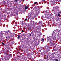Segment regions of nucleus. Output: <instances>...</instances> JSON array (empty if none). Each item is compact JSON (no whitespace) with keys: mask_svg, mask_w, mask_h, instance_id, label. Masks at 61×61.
<instances>
[{"mask_svg":"<svg viewBox=\"0 0 61 61\" xmlns=\"http://www.w3.org/2000/svg\"><path fill=\"white\" fill-rule=\"evenodd\" d=\"M33 12V10H32L31 11V13H32V12Z\"/></svg>","mask_w":61,"mask_h":61,"instance_id":"obj_54","label":"nucleus"},{"mask_svg":"<svg viewBox=\"0 0 61 61\" xmlns=\"http://www.w3.org/2000/svg\"><path fill=\"white\" fill-rule=\"evenodd\" d=\"M55 1H56V0H53V3H54L55 4Z\"/></svg>","mask_w":61,"mask_h":61,"instance_id":"obj_35","label":"nucleus"},{"mask_svg":"<svg viewBox=\"0 0 61 61\" xmlns=\"http://www.w3.org/2000/svg\"><path fill=\"white\" fill-rule=\"evenodd\" d=\"M47 42H49L50 43H52L53 41V40H52V36H50L47 39Z\"/></svg>","mask_w":61,"mask_h":61,"instance_id":"obj_2","label":"nucleus"},{"mask_svg":"<svg viewBox=\"0 0 61 61\" xmlns=\"http://www.w3.org/2000/svg\"><path fill=\"white\" fill-rule=\"evenodd\" d=\"M58 57H59V56H58V57H56L57 58H58Z\"/></svg>","mask_w":61,"mask_h":61,"instance_id":"obj_58","label":"nucleus"},{"mask_svg":"<svg viewBox=\"0 0 61 61\" xmlns=\"http://www.w3.org/2000/svg\"><path fill=\"white\" fill-rule=\"evenodd\" d=\"M60 22H61V20H60Z\"/></svg>","mask_w":61,"mask_h":61,"instance_id":"obj_63","label":"nucleus"},{"mask_svg":"<svg viewBox=\"0 0 61 61\" xmlns=\"http://www.w3.org/2000/svg\"><path fill=\"white\" fill-rule=\"evenodd\" d=\"M26 9H25V11H26Z\"/></svg>","mask_w":61,"mask_h":61,"instance_id":"obj_64","label":"nucleus"},{"mask_svg":"<svg viewBox=\"0 0 61 61\" xmlns=\"http://www.w3.org/2000/svg\"><path fill=\"white\" fill-rule=\"evenodd\" d=\"M36 23H35L33 24L32 25L33 26V28H34V29H35L38 30V31L40 32V28L38 27V26H37V27H36Z\"/></svg>","mask_w":61,"mask_h":61,"instance_id":"obj_1","label":"nucleus"},{"mask_svg":"<svg viewBox=\"0 0 61 61\" xmlns=\"http://www.w3.org/2000/svg\"><path fill=\"white\" fill-rule=\"evenodd\" d=\"M57 27L59 29H61V26L59 25Z\"/></svg>","mask_w":61,"mask_h":61,"instance_id":"obj_20","label":"nucleus"},{"mask_svg":"<svg viewBox=\"0 0 61 61\" xmlns=\"http://www.w3.org/2000/svg\"><path fill=\"white\" fill-rule=\"evenodd\" d=\"M9 37H10V38H12L11 37V36H10V35L9 34Z\"/></svg>","mask_w":61,"mask_h":61,"instance_id":"obj_41","label":"nucleus"},{"mask_svg":"<svg viewBox=\"0 0 61 61\" xmlns=\"http://www.w3.org/2000/svg\"><path fill=\"white\" fill-rule=\"evenodd\" d=\"M15 21H13L11 23V24L12 25H14V23H15Z\"/></svg>","mask_w":61,"mask_h":61,"instance_id":"obj_28","label":"nucleus"},{"mask_svg":"<svg viewBox=\"0 0 61 61\" xmlns=\"http://www.w3.org/2000/svg\"><path fill=\"white\" fill-rule=\"evenodd\" d=\"M57 15L58 16H60V15H60V13H58L57 14Z\"/></svg>","mask_w":61,"mask_h":61,"instance_id":"obj_29","label":"nucleus"},{"mask_svg":"<svg viewBox=\"0 0 61 61\" xmlns=\"http://www.w3.org/2000/svg\"><path fill=\"white\" fill-rule=\"evenodd\" d=\"M37 2H34V4L36 5V4H37Z\"/></svg>","mask_w":61,"mask_h":61,"instance_id":"obj_43","label":"nucleus"},{"mask_svg":"<svg viewBox=\"0 0 61 61\" xmlns=\"http://www.w3.org/2000/svg\"><path fill=\"white\" fill-rule=\"evenodd\" d=\"M32 47H33V46H30V49H32Z\"/></svg>","mask_w":61,"mask_h":61,"instance_id":"obj_36","label":"nucleus"},{"mask_svg":"<svg viewBox=\"0 0 61 61\" xmlns=\"http://www.w3.org/2000/svg\"><path fill=\"white\" fill-rule=\"evenodd\" d=\"M4 21H5L6 20V18L5 17L4 18Z\"/></svg>","mask_w":61,"mask_h":61,"instance_id":"obj_44","label":"nucleus"},{"mask_svg":"<svg viewBox=\"0 0 61 61\" xmlns=\"http://www.w3.org/2000/svg\"><path fill=\"white\" fill-rule=\"evenodd\" d=\"M58 30L57 29H56L55 30L56 31V32L55 30L53 31L52 33V35H54L56 34V35L58 36V34L59 33V32L57 31Z\"/></svg>","mask_w":61,"mask_h":61,"instance_id":"obj_3","label":"nucleus"},{"mask_svg":"<svg viewBox=\"0 0 61 61\" xmlns=\"http://www.w3.org/2000/svg\"><path fill=\"white\" fill-rule=\"evenodd\" d=\"M12 57V56L11 55H10L9 57Z\"/></svg>","mask_w":61,"mask_h":61,"instance_id":"obj_50","label":"nucleus"},{"mask_svg":"<svg viewBox=\"0 0 61 61\" xmlns=\"http://www.w3.org/2000/svg\"><path fill=\"white\" fill-rule=\"evenodd\" d=\"M61 0H56V1L57 2H61Z\"/></svg>","mask_w":61,"mask_h":61,"instance_id":"obj_30","label":"nucleus"},{"mask_svg":"<svg viewBox=\"0 0 61 61\" xmlns=\"http://www.w3.org/2000/svg\"><path fill=\"white\" fill-rule=\"evenodd\" d=\"M20 42H22V41H23V39H22H22H20Z\"/></svg>","mask_w":61,"mask_h":61,"instance_id":"obj_38","label":"nucleus"},{"mask_svg":"<svg viewBox=\"0 0 61 61\" xmlns=\"http://www.w3.org/2000/svg\"><path fill=\"white\" fill-rule=\"evenodd\" d=\"M51 46H54V45L55 44L53 43H51Z\"/></svg>","mask_w":61,"mask_h":61,"instance_id":"obj_27","label":"nucleus"},{"mask_svg":"<svg viewBox=\"0 0 61 61\" xmlns=\"http://www.w3.org/2000/svg\"><path fill=\"white\" fill-rule=\"evenodd\" d=\"M57 29L58 30L57 31L59 32V34H58V36H60V35L61 34V30H58V29Z\"/></svg>","mask_w":61,"mask_h":61,"instance_id":"obj_9","label":"nucleus"},{"mask_svg":"<svg viewBox=\"0 0 61 61\" xmlns=\"http://www.w3.org/2000/svg\"><path fill=\"white\" fill-rule=\"evenodd\" d=\"M15 0V2H17L18 1H19V0Z\"/></svg>","mask_w":61,"mask_h":61,"instance_id":"obj_33","label":"nucleus"},{"mask_svg":"<svg viewBox=\"0 0 61 61\" xmlns=\"http://www.w3.org/2000/svg\"><path fill=\"white\" fill-rule=\"evenodd\" d=\"M9 35L11 37V38L12 37H13V35H11L10 34H9Z\"/></svg>","mask_w":61,"mask_h":61,"instance_id":"obj_34","label":"nucleus"},{"mask_svg":"<svg viewBox=\"0 0 61 61\" xmlns=\"http://www.w3.org/2000/svg\"><path fill=\"white\" fill-rule=\"evenodd\" d=\"M53 0H51V2H52V3H53Z\"/></svg>","mask_w":61,"mask_h":61,"instance_id":"obj_48","label":"nucleus"},{"mask_svg":"<svg viewBox=\"0 0 61 61\" xmlns=\"http://www.w3.org/2000/svg\"><path fill=\"white\" fill-rule=\"evenodd\" d=\"M22 27H23L24 26H25L26 25V23H25V22L22 21Z\"/></svg>","mask_w":61,"mask_h":61,"instance_id":"obj_7","label":"nucleus"},{"mask_svg":"<svg viewBox=\"0 0 61 61\" xmlns=\"http://www.w3.org/2000/svg\"><path fill=\"white\" fill-rule=\"evenodd\" d=\"M59 13L60 14H61V12H59Z\"/></svg>","mask_w":61,"mask_h":61,"instance_id":"obj_59","label":"nucleus"},{"mask_svg":"<svg viewBox=\"0 0 61 61\" xmlns=\"http://www.w3.org/2000/svg\"><path fill=\"white\" fill-rule=\"evenodd\" d=\"M20 35H18V39H19L20 37Z\"/></svg>","mask_w":61,"mask_h":61,"instance_id":"obj_31","label":"nucleus"},{"mask_svg":"<svg viewBox=\"0 0 61 61\" xmlns=\"http://www.w3.org/2000/svg\"><path fill=\"white\" fill-rule=\"evenodd\" d=\"M4 36L6 37L8 35V34L7 33V32H5L4 34Z\"/></svg>","mask_w":61,"mask_h":61,"instance_id":"obj_12","label":"nucleus"},{"mask_svg":"<svg viewBox=\"0 0 61 61\" xmlns=\"http://www.w3.org/2000/svg\"><path fill=\"white\" fill-rule=\"evenodd\" d=\"M14 15H16H16H18L17 13H16V12H15L14 13Z\"/></svg>","mask_w":61,"mask_h":61,"instance_id":"obj_21","label":"nucleus"},{"mask_svg":"<svg viewBox=\"0 0 61 61\" xmlns=\"http://www.w3.org/2000/svg\"><path fill=\"white\" fill-rule=\"evenodd\" d=\"M2 33H3V34H5V32H2Z\"/></svg>","mask_w":61,"mask_h":61,"instance_id":"obj_60","label":"nucleus"},{"mask_svg":"<svg viewBox=\"0 0 61 61\" xmlns=\"http://www.w3.org/2000/svg\"><path fill=\"white\" fill-rule=\"evenodd\" d=\"M30 36H31V34H30Z\"/></svg>","mask_w":61,"mask_h":61,"instance_id":"obj_62","label":"nucleus"},{"mask_svg":"<svg viewBox=\"0 0 61 61\" xmlns=\"http://www.w3.org/2000/svg\"><path fill=\"white\" fill-rule=\"evenodd\" d=\"M31 23H34V22H33V21H31Z\"/></svg>","mask_w":61,"mask_h":61,"instance_id":"obj_53","label":"nucleus"},{"mask_svg":"<svg viewBox=\"0 0 61 61\" xmlns=\"http://www.w3.org/2000/svg\"><path fill=\"white\" fill-rule=\"evenodd\" d=\"M55 61H58V59H56Z\"/></svg>","mask_w":61,"mask_h":61,"instance_id":"obj_47","label":"nucleus"},{"mask_svg":"<svg viewBox=\"0 0 61 61\" xmlns=\"http://www.w3.org/2000/svg\"><path fill=\"white\" fill-rule=\"evenodd\" d=\"M15 60L16 61H19L17 59V57H16L15 58Z\"/></svg>","mask_w":61,"mask_h":61,"instance_id":"obj_22","label":"nucleus"},{"mask_svg":"<svg viewBox=\"0 0 61 61\" xmlns=\"http://www.w3.org/2000/svg\"><path fill=\"white\" fill-rule=\"evenodd\" d=\"M38 16V14H37L35 15L33 17V16L32 17L31 16H30V17H29V18H28L29 19H30V20L31 19H33L35 18V17H37Z\"/></svg>","mask_w":61,"mask_h":61,"instance_id":"obj_4","label":"nucleus"},{"mask_svg":"<svg viewBox=\"0 0 61 61\" xmlns=\"http://www.w3.org/2000/svg\"><path fill=\"white\" fill-rule=\"evenodd\" d=\"M6 38L7 39H8V40H9V39H10V37H9V36H6Z\"/></svg>","mask_w":61,"mask_h":61,"instance_id":"obj_16","label":"nucleus"},{"mask_svg":"<svg viewBox=\"0 0 61 61\" xmlns=\"http://www.w3.org/2000/svg\"><path fill=\"white\" fill-rule=\"evenodd\" d=\"M6 32H7V34L9 33V34H11V32L10 31H7Z\"/></svg>","mask_w":61,"mask_h":61,"instance_id":"obj_24","label":"nucleus"},{"mask_svg":"<svg viewBox=\"0 0 61 61\" xmlns=\"http://www.w3.org/2000/svg\"><path fill=\"white\" fill-rule=\"evenodd\" d=\"M49 59H50L51 58V55H48Z\"/></svg>","mask_w":61,"mask_h":61,"instance_id":"obj_26","label":"nucleus"},{"mask_svg":"<svg viewBox=\"0 0 61 61\" xmlns=\"http://www.w3.org/2000/svg\"><path fill=\"white\" fill-rule=\"evenodd\" d=\"M53 9L54 10H55V11H56L57 10V8H56V7H53Z\"/></svg>","mask_w":61,"mask_h":61,"instance_id":"obj_15","label":"nucleus"},{"mask_svg":"<svg viewBox=\"0 0 61 61\" xmlns=\"http://www.w3.org/2000/svg\"><path fill=\"white\" fill-rule=\"evenodd\" d=\"M4 5H5L6 4V3H5V2L4 3Z\"/></svg>","mask_w":61,"mask_h":61,"instance_id":"obj_61","label":"nucleus"},{"mask_svg":"<svg viewBox=\"0 0 61 61\" xmlns=\"http://www.w3.org/2000/svg\"><path fill=\"white\" fill-rule=\"evenodd\" d=\"M0 41H4V36H0Z\"/></svg>","mask_w":61,"mask_h":61,"instance_id":"obj_10","label":"nucleus"},{"mask_svg":"<svg viewBox=\"0 0 61 61\" xmlns=\"http://www.w3.org/2000/svg\"><path fill=\"white\" fill-rule=\"evenodd\" d=\"M25 21H27V19H25Z\"/></svg>","mask_w":61,"mask_h":61,"instance_id":"obj_40","label":"nucleus"},{"mask_svg":"<svg viewBox=\"0 0 61 61\" xmlns=\"http://www.w3.org/2000/svg\"><path fill=\"white\" fill-rule=\"evenodd\" d=\"M45 0H43L42 1V2H44V1H45Z\"/></svg>","mask_w":61,"mask_h":61,"instance_id":"obj_56","label":"nucleus"},{"mask_svg":"<svg viewBox=\"0 0 61 61\" xmlns=\"http://www.w3.org/2000/svg\"><path fill=\"white\" fill-rule=\"evenodd\" d=\"M15 26H17V22H15Z\"/></svg>","mask_w":61,"mask_h":61,"instance_id":"obj_25","label":"nucleus"},{"mask_svg":"<svg viewBox=\"0 0 61 61\" xmlns=\"http://www.w3.org/2000/svg\"><path fill=\"white\" fill-rule=\"evenodd\" d=\"M35 12L36 14H39V11L38 10H36L35 11Z\"/></svg>","mask_w":61,"mask_h":61,"instance_id":"obj_13","label":"nucleus"},{"mask_svg":"<svg viewBox=\"0 0 61 61\" xmlns=\"http://www.w3.org/2000/svg\"><path fill=\"white\" fill-rule=\"evenodd\" d=\"M21 32H24V31L23 30H21Z\"/></svg>","mask_w":61,"mask_h":61,"instance_id":"obj_51","label":"nucleus"},{"mask_svg":"<svg viewBox=\"0 0 61 61\" xmlns=\"http://www.w3.org/2000/svg\"><path fill=\"white\" fill-rule=\"evenodd\" d=\"M3 35V31H1L0 33V36H4V35Z\"/></svg>","mask_w":61,"mask_h":61,"instance_id":"obj_14","label":"nucleus"},{"mask_svg":"<svg viewBox=\"0 0 61 61\" xmlns=\"http://www.w3.org/2000/svg\"><path fill=\"white\" fill-rule=\"evenodd\" d=\"M59 56L60 58H61V55H60Z\"/></svg>","mask_w":61,"mask_h":61,"instance_id":"obj_52","label":"nucleus"},{"mask_svg":"<svg viewBox=\"0 0 61 61\" xmlns=\"http://www.w3.org/2000/svg\"><path fill=\"white\" fill-rule=\"evenodd\" d=\"M44 48H45L47 50V52H48V51H50V49H49V47H48L47 45H46L45 46Z\"/></svg>","mask_w":61,"mask_h":61,"instance_id":"obj_5","label":"nucleus"},{"mask_svg":"<svg viewBox=\"0 0 61 61\" xmlns=\"http://www.w3.org/2000/svg\"><path fill=\"white\" fill-rule=\"evenodd\" d=\"M41 50H39V52H41Z\"/></svg>","mask_w":61,"mask_h":61,"instance_id":"obj_55","label":"nucleus"},{"mask_svg":"<svg viewBox=\"0 0 61 61\" xmlns=\"http://www.w3.org/2000/svg\"><path fill=\"white\" fill-rule=\"evenodd\" d=\"M51 15H53V14H54V12H52V13H51Z\"/></svg>","mask_w":61,"mask_h":61,"instance_id":"obj_42","label":"nucleus"},{"mask_svg":"<svg viewBox=\"0 0 61 61\" xmlns=\"http://www.w3.org/2000/svg\"><path fill=\"white\" fill-rule=\"evenodd\" d=\"M44 19L45 20H46L47 19V18L46 17V16H45V17H44Z\"/></svg>","mask_w":61,"mask_h":61,"instance_id":"obj_32","label":"nucleus"},{"mask_svg":"<svg viewBox=\"0 0 61 61\" xmlns=\"http://www.w3.org/2000/svg\"><path fill=\"white\" fill-rule=\"evenodd\" d=\"M47 59H49V57H48V55L46 57Z\"/></svg>","mask_w":61,"mask_h":61,"instance_id":"obj_39","label":"nucleus"},{"mask_svg":"<svg viewBox=\"0 0 61 61\" xmlns=\"http://www.w3.org/2000/svg\"><path fill=\"white\" fill-rule=\"evenodd\" d=\"M42 49H43V53L44 54H45V53H46V52H47V50L45 49H43V48H42Z\"/></svg>","mask_w":61,"mask_h":61,"instance_id":"obj_8","label":"nucleus"},{"mask_svg":"<svg viewBox=\"0 0 61 61\" xmlns=\"http://www.w3.org/2000/svg\"><path fill=\"white\" fill-rule=\"evenodd\" d=\"M11 43L12 44H14V43H15V42L14 41H13Z\"/></svg>","mask_w":61,"mask_h":61,"instance_id":"obj_45","label":"nucleus"},{"mask_svg":"<svg viewBox=\"0 0 61 61\" xmlns=\"http://www.w3.org/2000/svg\"><path fill=\"white\" fill-rule=\"evenodd\" d=\"M51 38H52V39L53 40H54V38H52L51 37Z\"/></svg>","mask_w":61,"mask_h":61,"instance_id":"obj_57","label":"nucleus"},{"mask_svg":"<svg viewBox=\"0 0 61 61\" xmlns=\"http://www.w3.org/2000/svg\"><path fill=\"white\" fill-rule=\"evenodd\" d=\"M21 59V57H19V58H18V60H20V59Z\"/></svg>","mask_w":61,"mask_h":61,"instance_id":"obj_37","label":"nucleus"},{"mask_svg":"<svg viewBox=\"0 0 61 61\" xmlns=\"http://www.w3.org/2000/svg\"><path fill=\"white\" fill-rule=\"evenodd\" d=\"M39 25H43L42 21H40L39 22Z\"/></svg>","mask_w":61,"mask_h":61,"instance_id":"obj_11","label":"nucleus"},{"mask_svg":"<svg viewBox=\"0 0 61 61\" xmlns=\"http://www.w3.org/2000/svg\"><path fill=\"white\" fill-rule=\"evenodd\" d=\"M28 7L26 6H25V8L26 9H28Z\"/></svg>","mask_w":61,"mask_h":61,"instance_id":"obj_23","label":"nucleus"},{"mask_svg":"<svg viewBox=\"0 0 61 61\" xmlns=\"http://www.w3.org/2000/svg\"><path fill=\"white\" fill-rule=\"evenodd\" d=\"M39 61H44L43 60H39Z\"/></svg>","mask_w":61,"mask_h":61,"instance_id":"obj_49","label":"nucleus"},{"mask_svg":"<svg viewBox=\"0 0 61 61\" xmlns=\"http://www.w3.org/2000/svg\"><path fill=\"white\" fill-rule=\"evenodd\" d=\"M44 14L46 15H49V14H50V13H49V11H47V10L46 11H45Z\"/></svg>","mask_w":61,"mask_h":61,"instance_id":"obj_6","label":"nucleus"},{"mask_svg":"<svg viewBox=\"0 0 61 61\" xmlns=\"http://www.w3.org/2000/svg\"><path fill=\"white\" fill-rule=\"evenodd\" d=\"M2 45H5V43H4V42L2 43Z\"/></svg>","mask_w":61,"mask_h":61,"instance_id":"obj_46","label":"nucleus"},{"mask_svg":"<svg viewBox=\"0 0 61 61\" xmlns=\"http://www.w3.org/2000/svg\"><path fill=\"white\" fill-rule=\"evenodd\" d=\"M22 60H24V61H26V58H22Z\"/></svg>","mask_w":61,"mask_h":61,"instance_id":"obj_18","label":"nucleus"},{"mask_svg":"<svg viewBox=\"0 0 61 61\" xmlns=\"http://www.w3.org/2000/svg\"><path fill=\"white\" fill-rule=\"evenodd\" d=\"M41 41H42V42H44V41H45V40L44 39L42 38L41 39Z\"/></svg>","mask_w":61,"mask_h":61,"instance_id":"obj_19","label":"nucleus"},{"mask_svg":"<svg viewBox=\"0 0 61 61\" xmlns=\"http://www.w3.org/2000/svg\"><path fill=\"white\" fill-rule=\"evenodd\" d=\"M56 8H57V10L58 11H59V7L58 6H57L56 7Z\"/></svg>","mask_w":61,"mask_h":61,"instance_id":"obj_17","label":"nucleus"}]
</instances>
